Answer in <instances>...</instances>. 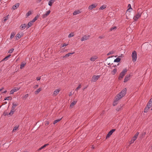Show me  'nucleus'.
<instances>
[{
  "instance_id": "obj_30",
  "label": "nucleus",
  "mask_w": 152,
  "mask_h": 152,
  "mask_svg": "<svg viewBox=\"0 0 152 152\" xmlns=\"http://www.w3.org/2000/svg\"><path fill=\"white\" fill-rule=\"evenodd\" d=\"M121 61V58H117L116 59H115L114 60V62H118Z\"/></svg>"
},
{
  "instance_id": "obj_52",
  "label": "nucleus",
  "mask_w": 152,
  "mask_h": 152,
  "mask_svg": "<svg viewBox=\"0 0 152 152\" xmlns=\"http://www.w3.org/2000/svg\"><path fill=\"white\" fill-rule=\"evenodd\" d=\"M38 86H39L38 85H35V86H34V88H37L38 87Z\"/></svg>"
},
{
  "instance_id": "obj_18",
  "label": "nucleus",
  "mask_w": 152,
  "mask_h": 152,
  "mask_svg": "<svg viewBox=\"0 0 152 152\" xmlns=\"http://www.w3.org/2000/svg\"><path fill=\"white\" fill-rule=\"evenodd\" d=\"M19 3H17L15 4V5H14L12 8L14 10H15L17 8H18L19 7Z\"/></svg>"
},
{
  "instance_id": "obj_62",
  "label": "nucleus",
  "mask_w": 152,
  "mask_h": 152,
  "mask_svg": "<svg viewBox=\"0 0 152 152\" xmlns=\"http://www.w3.org/2000/svg\"><path fill=\"white\" fill-rule=\"evenodd\" d=\"M117 67V65H113L112 67Z\"/></svg>"
},
{
  "instance_id": "obj_38",
  "label": "nucleus",
  "mask_w": 152,
  "mask_h": 152,
  "mask_svg": "<svg viewBox=\"0 0 152 152\" xmlns=\"http://www.w3.org/2000/svg\"><path fill=\"white\" fill-rule=\"evenodd\" d=\"M19 127V126H16L13 128L12 132H14Z\"/></svg>"
},
{
  "instance_id": "obj_31",
  "label": "nucleus",
  "mask_w": 152,
  "mask_h": 152,
  "mask_svg": "<svg viewBox=\"0 0 152 152\" xmlns=\"http://www.w3.org/2000/svg\"><path fill=\"white\" fill-rule=\"evenodd\" d=\"M106 7V5H103L101 6L99 8V10H103Z\"/></svg>"
},
{
  "instance_id": "obj_32",
  "label": "nucleus",
  "mask_w": 152,
  "mask_h": 152,
  "mask_svg": "<svg viewBox=\"0 0 152 152\" xmlns=\"http://www.w3.org/2000/svg\"><path fill=\"white\" fill-rule=\"evenodd\" d=\"M150 108L146 106L144 110V112L145 113H147L148 110H149Z\"/></svg>"
},
{
  "instance_id": "obj_13",
  "label": "nucleus",
  "mask_w": 152,
  "mask_h": 152,
  "mask_svg": "<svg viewBox=\"0 0 152 152\" xmlns=\"http://www.w3.org/2000/svg\"><path fill=\"white\" fill-rule=\"evenodd\" d=\"M26 27V25L25 24H22L20 27V28L21 30H24Z\"/></svg>"
},
{
  "instance_id": "obj_16",
  "label": "nucleus",
  "mask_w": 152,
  "mask_h": 152,
  "mask_svg": "<svg viewBox=\"0 0 152 152\" xmlns=\"http://www.w3.org/2000/svg\"><path fill=\"white\" fill-rule=\"evenodd\" d=\"M39 14H38L34 18L31 20L32 22L33 23L35 22L36 20H37V19L39 17Z\"/></svg>"
},
{
  "instance_id": "obj_5",
  "label": "nucleus",
  "mask_w": 152,
  "mask_h": 152,
  "mask_svg": "<svg viewBox=\"0 0 152 152\" xmlns=\"http://www.w3.org/2000/svg\"><path fill=\"white\" fill-rule=\"evenodd\" d=\"M137 53L135 51H134L132 54V57L133 61L134 62L136 61L137 58Z\"/></svg>"
},
{
  "instance_id": "obj_9",
  "label": "nucleus",
  "mask_w": 152,
  "mask_h": 152,
  "mask_svg": "<svg viewBox=\"0 0 152 152\" xmlns=\"http://www.w3.org/2000/svg\"><path fill=\"white\" fill-rule=\"evenodd\" d=\"M119 98L118 97H117V96H116L115 99L114 100V101L113 102V105L114 106H115L117 104H118L117 102L120 99H119Z\"/></svg>"
},
{
  "instance_id": "obj_29",
  "label": "nucleus",
  "mask_w": 152,
  "mask_h": 152,
  "mask_svg": "<svg viewBox=\"0 0 152 152\" xmlns=\"http://www.w3.org/2000/svg\"><path fill=\"white\" fill-rule=\"evenodd\" d=\"M123 106V104L122 105H121L120 106L118 107L116 109V110L118 111H119L121 110V108Z\"/></svg>"
},
{
  "instance_id": "obj_37",
  "label": "nucleus",
  "mask_w": 152,
  "mask_h": 152,
  "mask_svg": "<svg viewBox=\"0 0 152 152\" xmlns=\"http://www.w3.org/2000/svg\"><path fill=\"white\" fill-rule=\"evenodd\" d=\"M81 84H79L78 86L76 88L75 90V91H77L78 90H79L80 88H81Z\"/></svg>"
},
{
  "instance_id": "obj_3",
  "label": "nucleus",
  "mask_w": 152,
  "mask_h": 152,
  "mask_svg": "<svg viewBox=\"0 0 152 152\" xmlns=\"http://www.w3.org/2000/svg\"><path fill=\"white\" fill-rule=\"evenodd\" d=\"M18 105V104H17L14 102H13L12 103V106L11 108V110L10 113H9V114L10 116H11L14 113L15 111V109Z\"/></svg>"
},
{
  "instance_id": "obj_44",
  "label": "nucleus",
  "mask_w": 152,
  "mask_h": 152,
  "mask_svg": "<svg viewBox=\"0 0 152 152\" xmlns=\"http://www.w3.org/2000/svg\"><path fill=\"white\" fill-rule=\"evenodd\" d=\"M53 3L51 1H50L48 2V5L50 6H51L52 5V4Z\"/></svg>"
},
{
  "instance_id": "obj_4",
  "label": "nucleus",
  "mask_w": 152,
  "mask_h": 152,
  "mask_svg": "<svg viewBox=\"0 0 152 152\" xmlns=\"http://www.w3.org/2000/svg\"><path fill=\"white\" fill-rule=\"evenodd\" d=\"M127 71V70L126 69H124L120 73L118 79L120 80H121L124 76Z\"/></svg>"
},
{
  "instance_id": "obj_55",
  "label": "nucleus",
  "mask_w": 152,
  "mask_h": 152,
  "mask_svg": "<svg viewBox=\"0 0 152 152\" xmlns=\"http://www.w3.org/2000/svg\"><path fill=\"white\" fill-rule=\"evenodd\" d=\"M68 45V44H66L65 43H64L63 45L62 46V47H64V46H66L67 45Z\"/></svg>"
},
{
  "instance_id": "obj_17",
  "label": "nucleus",
  "mask_w": 152,
  "mask_h": 152,
  "mask_svg": "<svg viewBox=\"0 0 152 152\" xmlns=\"http://www.w3.org/2000/svg\"><path fill=\"white\" fill-rule=\"evenodd\" d=\"M23 35V34H17L16 35V39H18L22 37Z\"/></svg>"
},
{
  "instance_id": "obj_21",
  "label": "nucleus",
  "mask_w": 152,
  "mask_h": 152,
  "mask_svg": "<svg viewBox=\"0 0 152 152\" xmlns=\"http://www.w3.org/2000/svg\"><path fill=\"white\" fill-rule=\"evenodd\" d=\"M33 22H32V21H31L28 23V26H27L26 29H27L29 28L32 25Z\"/></svg>"
},
{
  "instance_id": "obj_41",
  "label": "nucleus",
  "mask_w": 152,
  "mask_h": 152,
  "mask_svg": "<svg viewBox=\"0 0 152 152\" xmlns=\"http://www.w3.org/2000/svg\"><path fill=\"white\" fill-rule=\"evenodd\" d=\"M15 35V34L14 33H12L11 35L10 38L11 39L14 37Z\"/></svg>"
},
{
  "instance_id": "obj_24",
  "label": "nucleus",
  "mask_w": 152,
  "mask_h": 152,
  "mask_svg": "<svg viewBox=\"0 0 152 152\" xmlns=\"http://www.w3.org/2000/svg\"><path fill=\"white\" fill-rule=\"evenodd\" d=\"M42 90V89L41 88H39L38 89H37L36 91H35L34 92V93L35 94H37L41 91Z\"/></svg>"
},
{
  "instance_id": "obj_33",
  "label": "nucleus",
  "mask_w": 152,
  "mask_h": 152,
  "mask_svg": "<svg viewBox=\"0 0 152 152\" xmlns=\"http://www.w3.org/2000/svg\"><path fill=\"white\" fill-rule=\"evenodd\" d=\"M11 56V54H10L8 55V56H6L5 58H4V59L3 60L4 61H7V60L8 58L10 57Z\"/></svg>"
},
{
  "instance_id": "obj_34",
  "label": "nucleus",
  "mask_w": 152,
  "mask_h": 152,
  "mask_svg": "<svg viewBox=\"0 0 152 152\" xmlns=\"http://www.w3.org/2000/svg\"><path fill=\"white\" fill-rule=\"evenodd\" d=\"M115 52L114 50H112L109 52L107 54V56H109L110 54H113Z\"/></svg>"
},
{
  "instance_id": "obj_42",
  "label": "nucleus",
  "mask_w": 152,
  "mask_h": 152,
  "mask_svg": "<svg viewBox=\"0 0 152 152\" xmlns=\"http://www.w3.org/2000/svg\"><path fill=\"white\" fill-rule=\"evenodd\" d=\"M28 94H26L24 96L23 98V99L24 98L25 99H26L28 97Z\"/></svg>"
},
{
  "instance_id": "obj_39",
  "label": "nucleus",
  "mask_w": 152,
  "mask_h": 152,
  "mask_svg": "<svg viewBox=\"0 0 152 152\" xmlns=\"http://www.w3.org/2000/svg\"><path fill=\"white\" fill-rule=\"evenodd\" d=\"M8 112L7 111V110L5 111L4 113H3V115L4 116H6L7 115H10L9 114H8Z\"/></svg>"
},
{
  "instance_id": "obj_20",
  "label": "nucleus",
  "mask_w": 152,
  "mask_h": 152,
  "mask_svg": "<svg viewBox=\"0 0 152 152\" xmlns=\"http://www.w3.org/2000/svg\"><path fill=\"white\" fill-rule=\"evenodd\" d=\"M81 12L79 10H76L73 12V15H76L80 13Z\"/></svg>"
},
{
  "instance_id": "obj_14",
  "label": "nucleus",
  "mask_w": 152,
  "mask_h": 152,
  "mask_svg": "<svg viewBox=\"0 0 152 152\" xmlns=\"http://www.w3.org/2000/svg\"><path fill=\"white\" fill-rule=\"evenodd\" d=\"M130 77V75H126L125 77L124 82L125 83L127 82L129 79Z\"/></svg>"
},
{
  "instance_id": "obj_61",
  "label": "nucleus",
  "mask_w": 152,
  "mask_h": 152,
  "mask_svg": "<svg viewBox=\"0 0 152 152\" xmlns=\"http://www.w3.org/2000/svg\"><path fill=\"white\" fill-rule=\"evenodd\" d=\"M91 148H92V149H94V145H92V146H91Z\"/></svg>"
},
{
  "instance_id": "obj_43",
  "label": "nucleus",
  "mask_w": 152,
  "mask_h": 152,
  "mask_svg": "<svg viewBox=\"0 0 152 152\" xmlns=\"http://www.w3.org/2000/svg\"><path fill=\"white\" fill-rule=\"evenodd\" d=\"M14 50V49L12 48L9 50L8 52L9 53H12L13 52Z\"/></svg>"
},
{
  "instance_id": "obj_7",
  "label": "nucleus",
  "mask_w": 152,
  "mask_h": 152,
  "mask_svg": "<svg viewBox=\"0 0 152 152\" xmlns=\"http://www.w3.org/2000/svg\"><path fill=\"white\" fill-rule=\"evenodd\" d=\"M115 130V129H113L109 131L106 137V139H107L110 137V136L114 132Z\"/></svg>"
},
{
  "instance_id": "obj_57",
  "label": "nucleus",
  "mask_w": 152,
  "mask_h": 152,
  "mask_svg": "<svg viewBox=\"0 0 152 152\" xmlns=\"http://www.w3.org/2000/svg\"><path fill=\"white\" fill-rule=\"evenodd\" d=\"M87 88V86L86 87H84V88H83V91H84L86 89V88Z\"/></svg>"
},
{
  "instance_id": "obj_58",
  "label": "nucleus",
  "mask_w": 152,
  "mask_h": 152,
  "mask_svg": "<svg viewBox=\"0 0 152 152\" xmlns=\"http://www.w3.org/2000/svg\"><path fill=\"white\" fill-rule=\"evenodd\" d=\"M104 113V111H103L101 113V115H103Z\"/></svg>"
},
{
  "instance_id": "obj_51",
  "label": "nucleus",
  "mask_w": 152,
  "mask_h": 152,
  "mask_svg": "<svg viewBox=\"0 0 152 152\" xmlns=\"http://www.w3.org/2000/svg\"><path fill=\"white\" fill-rule=\"evenodd\" d=\"M15 92L12 89L10 91V94H13Z\"/></svg>"
},
{
  "instance_id": "obj_25",
  "label": "nucleus",
  "mask_w": 152,
  "mask_h": 152,
  "mask_svg": "<svg viewBox=\"0 0 152 152\" xmlns=\"http://www.w3.org/2000/svg\"><path fill=\"white\" fill-rule=\"evenodd\" d=\"M139 133V132H137L134 135V136L132 138L134 139V140H135L137 138V136H138Z\"/></svg>"
},
{
  "instance_id": "obj_49",
  "label": "nucleus",
  "mask_w": 152,
  "mask_h": 152,
  "mask_svg": "<svg viewBox=\"0 0 152 152\" xmlns=\"http://www.w3.org/2000/svg\"><path fill=\"white\" fill-rule=\"evenodd\" d=\"M12 89L15 92L17 91L18 90H19V88H15Z\"/></svg>"
},
{
  "instance_id": "obj_8",
  "label": "nucleus",
  "mask_w": 152,
  "mask_h": 152,
  "mask_svg": "<svg viewBox=\"0 0 152 152\" xmlns=\"http://www.w3.org/2000/svg\"><path fill=\"white\" fill-rule=\"evenodd\" d=\"M51 11L50 10H49L45 14H43L42 15V17L43 18H45L47 17L50 14Z\"/></svg>"
},
{
  "instance_id": "obj_36",
  "label": "nucleus",
  "mask_w": 152,
  "mask_h": 152,
  "mask_svg": "<svg viewBox=\"0 0 152 152\" xmlns=\"http://www.w3.org/2000/svg\"><path fill=\"white\" fill-rule=\"evenodd\" d=\"M31 11H29L26 14V17H28L31 15Z\"/></svg>"
},
{
  "instance_id": "obj_47",
  "label": "nucleus",
  "mask_w": 152,
  "mask_h": 152,
  "mask_svg": "<svg viewBox=\"0 0 152 152\" xmlns=\"http://www.w3.org/2000/svg\"><path fill=\"white\" fill-rule=\"evenodd\" d=\"M10 98L11 99H12V98L11 97H10V96H7V97L5 98L4 99V100H8L9 99H8V98Z\"/></svg>"
},
{
  "instance_id": "obj_48",
  "label": "nucleus",
  "mask_w": 152,
  "mask_h": 152,
  "mask_svg": "<svg viewBox=\"0 0 152 152\" xmlns=\"http://www.w3.org/2000/svg\"><path fill=\"white\" fill-rule=\"evenodd\" d=\"M135 140H134V139H133V138H132V139L131 140V141H130V144H131L132 143H133L134 142V141H135Z\"/></svg>"
},
{
  "instance_id": "obj_6",
  "label": "nucleus",
  "mask_w": 152,
  "mask_h": 152,
  "mask_svg": "<svg viewBox=\"0 0 152 152\" xmlns=\"http://www.w3.org/2000/svg\"><path fill=\"white\" fill-rule=\"evenodd\" d=\"M100 75H94L93 76L92 78L91 79V82H95L96 81H97L98 79L100 77Z\"/></svg>"
},
{
  "instance_id": "obj_11",
  "label": "nucleus",
  "mask_w": 152,
  "mask_h": 152,
  "mask_svg": "<svg viewBox=\"0 0 152 152\" xmlns=\"http://www.w3.org/2000/svg\"><path fill=\"white\" fill-rule=\"evenodd\" d=\"M74 53V52L68 53L65 55L64 56L61 57V58H66V57L69 56L73 54Z\"/></svg>"
},
{
  "instance_id": "obj_50",
  "label": "nucleus",
  "mask_w": 152,
  "mask_h": 152,
  "mask_svg": "<svg viewBox=\"0 0 152 152\" xmlns=\"http://www.w3.org/2000/svg\"><path fill=\"white\" fill-rule=\"evenodd\" d=\"M116 28V26H114L112 28H111L110 29V31H112L113 30L115 29V28Z\"/></svg>"
},
{
  "instance_id": "obj_27",
  "label": "nucleus",
  "mask_w": 152,
  "mask_h": 152,
  "mask_svg": "<svg viewBox=\"0 0 152 152\" xmlns=\"http://www.w3.org/2000/svg\"><path fill=\"white\" fill-rule=\"evenodd\" d=\"M25 65L26 63L24 62H22L20 66V68L21 69H22L23 68V67Z\"/></svg>"
},
{
  "instance_id": "obj_56",
  "label": "nucleus",
  "mask_w": 152,
  "mask_h": 152,
  "mask_svg": "<svg viewBox=\"0 0 152 152\" xmlns=\"http://www.w3.org/2000/svg\"><path fill=\"white\" fill-rule=\"evenodd\" d=\"M72 95V92H70L69 93V96H71V95Z\"/></svg>"
},
{
  "instance_id": "obj_2",
  "label": "nucleus",
  "mask_w": 152,
  "mask_h": 152,
  "mask_svg": "<svg viewBox=\"0 0 152 152\" xmlns=\"http://www.w3.org/2000/svg\"><path fill=\"white\" fill-rule=\"evenodd\" d=\"M126 91V89L125 88L122 90L119 94H117L116 96L119 98V99H121L125 95Z\"/></svg>"
},
{
  "instance_id": "obj_53",
  "label": "nucleus",
  "mask_w": 152,
  "mask_h": 152,
  "mask_svg": "<svg viewBox=\"0 0 152 152\" xmlns=\"http://www.w3.org/2000/svg\"><path fill=\"white\" fill-rule=\"evenodd\" d=\"M49 124V122L48 121H46V123L45 124V125L46 126H47Z\"/></svg>"
},
{
  "instance_id": "obj_40",
  "label": "nucleus",
  "mask_w": 152,
  "mask_h": 152,
  "mask_svg": "<svg viewBox=\"0 0 152 152\" xmlns=\"http://www.w3.org/2000/svg\"><path fill=\"white\" fill-rule=\"evenodd\" d=\"M74 36V35L73 34V33H71L69 34V35H68V37L69 38H70L73 37Z\"/></svg>"
},
{
  "instance_id": "obj_1",
  "label": "nucleus",
  "mask_w": 152,
  "mask_h": 152,
  "mask_svg": "<svg viewBox=\"0 0 152 152\" xmlns=\"http://www.w3.org/2000/svg\"><path fill=\"white\" fill-rule=\"evenodd\" d=\"M142 12L141 11V9H138L137 10V13L133 17V19L135 21H137L141 17Z\"/></svg>"
},
{
  "instance_id": "obj_26",
  "label": "nucleus",
  "mask_w": 152,
  "mask_h": 152,
  "mask_svg": "<svg viewBox=\"0 0 152 152\" xmlns=\"http://www.w3.org/2000/svg\"><path fill=\"white\" fill-rule=\"evenodd\" d=\"M49 145V144H47L44 145L43 146H42L41 147L39 148V150H41L42 149L44 148L46 146Z\"/></svg>"
},
{
  "instance_id": "obj_19",
  "label": "nucleus",
  "mask_w": 152,
  "mask_h": 152,
  "mask_svg": "<svg viewBox=\"0 0 152 152\" xmlns=\"http://www.w3.org/2000/svg\"><path fill=\"white\" fill-rule=\"evenodd\" d=\"M152 106V102H151V101H149V102L147 104L146 106L147 107H148L149 108H150Z\"/></svg>"
},
{
  "instance_id": "obj_60",
  "label": "nucleus",
  "mask_w": 152,
  "mask_h": 152,
  "mask_svg": "<svg viewBox=\"0 0 152 152\" xmlns=\"http://www.w3.org/2000/svg\"><path fill=\"white\" fill-rule=\"evenodd\" d=\"M132 10H129V8L127 10V11H129V12H130L131 11H132Z\"/></svg>"
},
{
  "instance_id": "obj_45",
  "label": "nucleus",
  "mask_w": 152,
  "mask_h": 152,
  "mask_svg": "<svg viewBox=\"0 0 152 152\" xmlns=\"http://www.w3.org/2000/svg\"><path fill=\"white\" fill-rule=\"evenodd\" d=\"M8 16H9V15H7L6 17L4 18V22L6 21L8 19Z\"/></svg>"
},
{
  "instance_id": "obj_12",
  "label": "nucleus",
  "mask_w": 152,
  "mask_h": 152,
  "mask_svg": "<svg viewBox=\"0 0 152 152\" xmlns=\"http://www.w3.org/2000/svg\"><path fill=\"white\" fill-rule=\"evenodd\" d=\"M97 6L96 4H92L90 5L88 7V9L90 10H91L95 8Z\"/></svg>"
},
{
  "instance_id": "obj_22",
  "label": "nucleus",
  "mask_w": 152,
  "mask_h": 152,
  "mask_svg": "<svg viewBox=\"0 0 152 152\" xmlns=\"http://www.w3.org/2000/svg\"><path fill=\"white\" fill-rule=\"evenodd\" d=\"M77 102V101H74L70 104V107L71 108H72L73 106L76 104Z\"/></svg>"
},
{
  "instance_id": "obj_63",
  "label": "nucleus",
  "mask_w": 152,
  "mask_h": 152,
  "mask_svg": "<svg viewBox=\"0 0 152 152\" xmlns=\"http://www.w3.org/2000/svg\"><path fill=\"white\" fill-rule=\"evenodd\" d=\"M122 57V55L119 56H118V58H121Z\"/></svg>"
},
{
  "instance_id": "obj_64",
  "label": "nucleus",
  "mask_w": 152,
  "mask_h": 152,
  "mask_svg": "<svg viewBox=\"0 0 152 152\" xmlns=\"http://www.w3.org/2000/svg\"><path fill=\"white\" fill-rule=\"evenodd\" d=\"M149 101H151V102H152V98H151L149 100Z\"/></svg>"
},
{
  "instance_id": "obj_59",
  "label": "nucleus",
  "mask_w": 152,
  "mask_h": 152,
  "mask_svg": "<svg viewBox=\"0 0 152 152\" xmlns=\"http://www.w3.org/2000/svg\"><path fill=\"white\" fill-rule=\"evenodd\" d=\"M50 1L54 3L55 1V0H50Z\"/></svg>"
},
{
  "instance_id": "obj_23",
  "label": "nucleus",
  "mask_w": 152,
  "mask_h": 152,
  "mask_svg": "<svg viewBox=\"0 0 152 152\" xmlns=\"http://www.w3.org/2000/svg\"><path fill=\"white\" fill-rule=\"evenodd\" d=\"M97 58V57L96 56H94L91 57L90 58V60L92 61H94Z\"/></svg>"
},
{
  "instance_id": "obj_28",
  "label": "nucleus",
  "mask_w": 152,
  "mask_h": 152,
  "mask_svg": "<svg viewBox=\"0 0 152 152\" xmlns=\"http://www.w3.org/2000/svg\"><path fill=\"white\" fill-rule=\"evenodd\" d=\"M117 71V69L116 68H115L113 69V70L112 71L111 73L113 75H114L115 74Z\"/></svg>"
},
{
  "instance_id": "obj_15",
  "label": "nucleus",
  "mask_w": 152,
  "mask_h": 152,
  "mask_svg": "<svg viewBox=\"0 0 152 152\" xmlns=\"http://www.w3.org/2000/svg\"><path fill=\"white\" fill-rule=\"evenodd\" d=\"M60 91V90L59 89H57L56 90H55L53 94V95H54L55 96H56L59 93V91Z\"/></svg>"
},
{
  "instance_id": "obj_35",
  "label": "nucleus",
  "mask_w": 152,
  "mask_h": 152,
  "mask_svg": "<svg viewBox=\"0 0 152 152\" xmlns=\"http://www.w3.org/2000/svg\"><path fill=\"white\" fill-rule=\"evenodd\" d=\"M61 120V118H60V119H58L57 120H55L53 122V124H55L57 122L60 121Z\"/></svg>"
},
{
  "instance_id": "obj_46",
  "label": "nucleus",
  "mask_w": 152,
  "mask_h": 152,
  "mask_svg": "<svg viewBox=\"0 0 152 152\" xmlns=\"http://www.w3.org/2000/svg\"><path fill=\"white\" fill-rule=\"evenodd\" d=\"M128 7L129 8V10H132V8H131V5L130 4H129L128 5Z\"/></svg>"
},
{
  "instance_id": "obj_54",
  "label": "nucleus",
  "mask_w": 152,
  "mask_h": 152,
  "mask_svg": "<svg viewBox=\"0 0 152 152\" xmlns=\"http://www.w3.org/2000/svg\"><path fill=\"white\" fill-rule=\"evenodd\" d=\"M41 79L40 77H38L36 79L37 80H39Z\"/></svg>"
},
{
  "instance_id": "obj_10",
  "label": "nucleus",
  "mask_w": 152,
  "mask_h": 152,
  "mask_svg": "<svg viewBox=\"0 0 152 152\" xmlns=\"http://www.w3.org/2000/svg\"><path fill=\"white\" fill-rule=\"evenodd\" d=\"M89 37L90 36L89 35L88 36H87L86 35H84L81 38V40L82 41H83L84 40H87L88 39Z\"/></svg>"
}]
</instances>
